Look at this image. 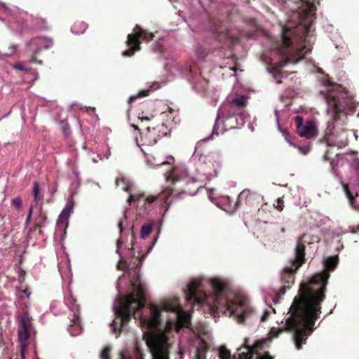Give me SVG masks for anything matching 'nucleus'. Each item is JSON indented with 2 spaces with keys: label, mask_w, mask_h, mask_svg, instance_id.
<instances>
[{
  "label": "nucleus",
  "mask_w": 359,
  "mask_h": 359,
  "mask_svg": "<svg viewBox=\"0 0 359 359\" xmlns=\"http://www.w3.org/2000/svg\"><path fill=\"white\" fill-rule=\"evenodd\" d=\"M133 292L117 297L113 304L116 319L110 324L114 334L117 335L121 327L132 317L144 329L150 331L146 342L152 359H182V353L175 348L165 330L189 327L191 316L181 306L179 297L163 299L159 304L146 305V284L142 281L139 272L129 273Z\"/></svg>",
  "instance_id": "obj_1"
},
{
  "label": "nucleus",
  "mask_w": 359,
  "mask_h": 359,
  "mask_svg": "<svg viewBox=\"0 0 359 359\" xmlns=\"http://www.w3.org/2000/svg\"><path fill=\"white\" fill-rule=\"evenodd\" d=\"M182 291L188 304L201 308L215 320L223 314L233 317L239 324L252 326L259 321H266L272 310L266 309L259 318L245 295L235 292L218 278L192 279Z\"/></svg>",
  "instance_id": "obj_2"
},
{
  "label": "nucleus",
  "mask_w": 359,
  "mask_h": 359,
  "mask_svg": "<svg viewBox=\"0 0 359 359\" xmlns=\"http://www.w3.org/2000/svg\"><path fill=\"white\" fill-rule=\"evenodd\" d=\"M330 274L323 271L313 275L307 283H302L299 292L284 318L280 327H272L269 335L274 338L283 331L292 333L295 347L300 350L314 330V325L321 313V303L325 298V292Z\"/></svg>",
  "instance_id": "obj_3"
},
{
  "label": "nucleus",
  "mask_w": 359,
  "mask_h": 359,
  "mask_svg": "<svg viewBox=\"0 0 359 359\" xmlns=\"http://www.w3.org/2000/svg\"><path fill=\"white\" fill-rule=\"evenodd\" d=\"M319 95L326 102V114L329 116L320 141L327 147H344L348 143L349 131L345 128L348 116L354 113L358 104L344 88L330 81L325 82L324 89L319 91Z\"/></svg>",
  "instance_id": "obj_4"
},
{
  "label": "nucleus",
  "mask_w": 359,
  "mask_h": 359,
  "mask_svg": "<svg viewBox=\"0 0 359 359\" xmlns=\"http://www.w3.org/2000/svg\"><path fill=\"white\" fill-rule=\"evenodd\" d=\"M316 0H280V10L287 20L280 32H306L308 24L316 18Z\"/></svg>",
  "instance_id": "obj_5"
},
{
  "label": "nucleus",
  "mask_w": 359,
  "mask_h": 359,
  "mask_svg": "<svg viewBox=\"0 0 359 359\" xmlns=\"http://www.w3.org/2000/svg\"><path fill=\"white\" fill-rule=\"evenodd\" d=\"M318 237L308 234H303L297 241L294 257L283 269L280 274V280L283 283H293V273L299 268L304 262L305 251L307 250L313 252L316 250V243Z\"/></svg>",
  "instance_id": "obj_6"
},
{
  "label": "nucleus",
  "mask_w": 359,
  "mask_h": 359,
  "mask_svg": "<svg viewBox=\"0 0 359 359\" xmlns=\"http://www.w3.org/2000/svg\"><path fill=\"white\" fill-rule=\"evenodd\" d=\"M249 97L245 95H237L231 98L229 97L219 108V116L223 114L227 116V118L232 119L235 117L230 128H240L244 126L246 120L250 117L245 111Z\"/></svg>",
  "instance_id": "obj_7"
},
{
  "label": "nucleus",
  "mask_w": 359,
  "mask_h": 359,
  "mask_svg": "<svg viewBox=\"0 0 359 359\" xmlns=\"http://www.w3.org/2000/svg\"><path fill=\"white\" fill-rule=\"evenodd\" d=\"M165 68L172 76H180L186 79L192 86V88L198 92H205L208 87V81L198 72L196 67L187 64H180L172 62L167 63Z\"/></svg>",
  "instance_id": "obj_8"
},
{
  "label": "nucleus",
  "mask_w": 359,
  "mask_h": 359,
  "mask_svg": "<svg viewBox=\"0 0 359 359\" xmlns=\"http://www.w3.org/2000/svg\"><path fill=\"white\" fill-rule=\"evenodd\" d=\"M0 11L4 13L6 18H0V20L5 22L7 27L14 33H20L31 29L33 25L28 23L32 17L22 11H15L10 9L4 3L0 1Z\"/></svg>",
  "instance_id": "obj_9"
},
{
  "label": "nucleus",
  "mask_w": 359,
  "mask_h": 359,
  "mask_svg": "<svg viewBox=\"0 0 359 359\" xmlns=\"http://www.w3.org/2000/svg\"><path fill=\"white\" fill-rule=\"evenodd\" d=\"M166 186L162 190L163 194H165L163 199L165 203H168V197L172 194V186L177 182L186 181V183L193 182L195 180L189 177L187 168L184 165H180L172 168L165 174Z\"/></svg>",
  "instance_id": "obj_10"
},
{
  "label": "nucleus",
  "mask_w": 359,
  "mask_h": 359,
  "mask_svg": "<svg viewBox=\"0 0 359 359\" xmlns=\"http://www.w3.org/2000/svg\"><path fill=\"white\" fill-rule=\"evenodd\" d=\"M165 194L163 192L158 196H150L147 198H144L142 194H130L129 198H128V206L130 205L131 202H137V209L136 215V220L141 219L147 215L153 209L152 203L160 198L161 201L163 199Z\"/></svg>",
  "instance_id": "obj_11"
},
{
  "label": "nucleus",
  "mask_w": 359,
  "mask_h": 359,
  "mask_svg": "<svg viewBox=\"0 0 359 359\" xmlns=\"http://www.w3.org/2000/svg\"><path fill=\"white\" fill-rule=\"evenodd\" d=\"M154 34L147 32L139 25H136L133 29V33L128 34L127 45L129 48L123 52V55L126 57L132 56L135 50L140 49V38L144 41H150L153 39Z\"/></svg>",
  "instance_id": "obj_12"
},
{
  "label": "nucleus",
  "mask_w": 359,
  "mask_h": 359,
  "mask_svg": "<svg viewBox=\"0 0 359 359\" xmlns=\"http://www.w3.org/2000/svg\"><path fill=\"white\" fill-rule=\"evenodd\" d=\"M192 330L201 339L202 343L190 350L189 359H205L208 346L204 341L208 337V328L204 324L200 323L198 327Z\"/></svg>",
  "instance_id": "obj_13"
},
{
  "label": "nucleus",
  "mask_w": 359,
  "mask_h": 359,
  "mask_svg": "<svg viewBox=\"0 0 359 359\" xmlns=\"http://www.w3.org/2000/svg\"><path fill=\"white\" fill-rule=\"evenodd\" d=\"M18 337L20 343L22 358L25 356V350L27 346V339L29 338L32 331L31 319L27 315L18 316Z\"/></svg>",
  "instance_id": "obj_14"
},
{
  "label": "nucleus",
  "mask_w": 359,
  "mask_h": 359,
  "mask_svg": "<svg viewBox=\"0 0 359 359\" xmlns=\"http://www.w3.org/2000/svg\"><path fill=\"white\" fill-rule=\"evenodd\" d=\"M297 126V132L302 137L312 138L318 133V130L313 121L309 120L306 123L302 116L297 115L294 118Z\"/></svg>",
  "instance_id": "obj_15"
},
{
  "label": "nucleus",
  "mask_w": 359,
  "mask_h": 359,
  "mask_svg": "<svg viewBox=\"0 0 359 359\" xmlns=\"http://www.w3.org/2000/svg\"><path fill=\"white\" fill-rule=\"evenodd\" d=\"M53 41L51 38L46 36H39L26 42L27 48L37 54L41 49H48L53 46Z\"/></svg>",
  "instance_id": "obj_16"
},
{
  "label": "nucleus",
  "mask_w": 359,
  "mask_h": 359,
  "mask_svg": "<svg viewBox=\"0 0 359 359\" xmlns=\"http://www.w3.org/2000/svg\"><path fill=\"white\" fill-rule=\"evenodd\" d=\"M141 151L144 155L147 165L151 168H157L163 165L170 166L175 161L172 156H167L165 158L163 157H156L153 155H149L146 154L142 148H141Z\"/></svg>",
  "instance_id": "obj_17"
},
{
  "label": "nucleus",
  "mask_w": 359,
  "mask_h": 359,
  "mask_svg": "<svg viewBox=\"0 0 359 359\" xmlns=\"http://www.w3.org/2000/svg\"><path fill=\"white\" fill-rule=\"evenodd\" d=\"M128 210H129L128 208H126V209L123 210V217L121 219H120V221L118 222V226L119 231L121 233V238L118 240H117V242H116V252L120 256V264L118 265V269L119 270L122 269L121 264H124V265L126 264V261L125 260V259L123 257H122L121 256L119 250H120L121 245L123 243V229L128 224V215H127V212H128Z\"/></svg>",
  "instance_id": "obj_18"
},
{
  "label": "nucleus",
  "mask_w": 359,
  "mask_h": 359,
  "mask_svg": "<svg viewBox=\"0 0 359 359\" xmlns=\"http://www.w3.org/2000/svg\"><path fill=\"white\" fill-rule=\"evenodd\" d=\"M285 292V287H282L279 292L272 288L265 290L262 293L264 301L275 312V309L272 308V303L274 304L279 303L281 295L284 294Z\"/></svg>",
  "instance_id": "obj_19"
},
{
  "label": "nucleus",
  "mask_w": 359,
  "mask_h": 359,
  "mask_svg": "<svg viewBox=\"0 0 359 359\" xmlns=\"http://www.w3.org/2000/svg\"><path fill=\"white\" fill-rule=\"evenodd\" d=\"M74 202L67 203L59 215L57 220V226L58 229H61L65 232V229L68 226L69 217L73 211Z\"/></svg>",
  "instance_id": "obj_20"
},
{
  "label": "nucleus",
  "mask_w": 359,
  "mask_h": 359,
  "mask_svg": "<svg viewBox=\"0 0 359 359\" xmlns=\"http://www.w3.org/2000/svg\"><path fill=\"white\" fill-rule=\"evenodd\" d=\"M274 112H275V116L276 118V124H277L278 128L283 133V135L284 136L285 140L288 143H290L291 145H294V147H297L298 149L299 150V151L302 154H304V155L307 154L311 150L310 146L309 145L299 146V145H297L296 143L293 142H292L293 137L290 135V133L287 132V130L286 129L283 130L281 128V126L280 124V118H279V116H278V112H279L278 110L275 109Z\"/></svg>",
  "instance_id": "obj_21"
},
{
  "label": "nucleus",
  "mask_w": 359,
  "mask_h": 359,
  "mask_svg": "<svg viewBox=\"0 0 359 359\" xmlns=\"http://www.w3.org/2000/svg\"><path fill=\"white\" fill-rule=\"evenodd\" d=\"M219 120H222L224 123L223 132H225L227 130V128H226L227 126L230 127V126L232 123L235 124V122H233V121H231V123L230 124L226 123V122L230 121L231 118H227V116L226 114H223V115H221L219 116V109H218L217 114V117H216L211 134L209 136L203 138L202 140V141L207 142V141L210 140V139H212L214 135L217 136L219 135Z\"/></svg>",
  "instance_id": "obj_22"
},
{
  "label": "nucleus",
  "mask_w": 359,
  "mask_h": 359,
  "mask_svg": "<svg viewBox=\"0 0 359 359\" xmlns=\"http://www.w3.org/2000/svg\"><path fill=\"white\" fill-rule=\"evenodd\" d=\"M161 86H162V83H161V82H158V81L154 82L149 86V88L142 89L141 90H140L137 94L130 96L128 100V103L129 104H130L134 101H135L137 99L149 95L150 92L154 91V90H156L161 88Z\"/></svg>",
  "instance_id": "obj_23"
},
{
  "label": "nucleus",
  "mask_w": 359,
  "mask_h": 359,
  "mask_svg": "<svg viewBox=\"0 0 359 359\" xmlns=\"http://www.w3.org/2000/svg\"><path fill=\"white\" fill-rule=\"evenodd\" d=\"M159 138H161V135L156 134V131H155L153 128H151L150 127H148L147 128V132L142 136V140L144 142L143 144L152 146L157 142Z\"/></svg>",
  "instance_id": "obj_24"
},
{
  "label": "nucleus",
  "mask_w": 359,
  "mask_h": 359,
  "mask_svg": "<svg viewBox=\"0 0 359 359\" xmlns=\"http://www.w3.org/2000/svg\"><path fill=\"white\" fill-rule=\"evenodd\" d=\"M70 318L71 324L68 327V332L72 336H77L82 331L79 315H74Z\"/></svg>",
  "instance_id": "obj_25"
},
{
  "label": "nucleus",
  "mask_w": 359,
  "mask_h": 359,
  "mask_svg": "<svg viewBox=\"0 0 359 359\" xmlns=\"http://www.w3.org/2000/svg\"><path fill=\"white\" fill-rule=\"evenodd\" d=\"M64 301L66 306L71 311L72 316L74 315H79V306L76 304V300L70 292H68L65 295Z\"/></svg>",
  "instance_id": "obj_26"
},
{
  "label": "nucleus",
  "mask_w": 359,
  "mask_h": 359,
  "mask_svg": "<svg viewBox=\"0 0 359 359\" xmlns=\"http://www.w3.org/2000/svg\"><path fill=\"white\" fill-rule=\"evenodd\" d=\"M254 198L255 195L252 194L249 189L243 190L238 196L235 203V209L238 208L243 202H245L247 205H252V201Z\"/></svg>",
  "instance_id": "obj_27"
},
{
  "label": "nucleus",
  "mask_w": 359,
  "mask_h": 359,
  "mask_svg": "<svg viewBox=\"0 0 359 359\" xmlns=\"http://www.w3.org/2000/svg\"><path fill=\"white\" fill-rule=\"evenodd\" d=\"M208 0H191L190 13L192 17L196 16L201 9H205V4Z\"/></svg>",
  "instance_id": "obj_28"
},
{
  "label": "nucleus",
  "mask_w": 359,
  "mask_h": 359,
  "mask_svg": "<svg viewBox=\"0 0 359 359\" xmlns=\"http://www.w3.org/2000/svg\"><path fill=\"white\" fill-rule=\"evenodd\" d=\"M337 264H338V257L337 256L329 257L324 261L323 266L325 269H327L330 271H332L337 267Z\"/></svg>",
  "instance_id": "obj_29"
},
{
  "label": "nucleus",
  "mask_w": 359,
  "mask_h": 359,
  "mask_svg": "<svg viewBox=\"0 0 359 359\" xmlns=\"http://www.w3.org/2000/svg\"><path fill=\"white\" fill-rule=\"evenodd\" d=\"M88 25L85 22H76L71 27V31L74 34H81L87 29Z\"/></svg>",
  "instance_id": "obj_30"
},
{
  "label": "nucleus",
  "mask_w": 359,
  "mask_h": 359,
  "mask_svg": "<svg viewBox=\"0 0 359 359\" xmlns=\"http://www.w3.org/2000/svg\"><path fill=\"white\" fill-rule=\"evenodd\" d=\"M155 222L154 221L150 222L147 224L142 225L141 228L140 237L142 239H144L147 236H149L154 226Z\"/></svg>",
  "instance_id": "obj_31"
},
{
  "label": "nucleus",
  "mask_w": 359,
  "mask_h": 359,
  "mask_svg": "<svg viewBox=\"0 0 359 359\" xmlns=\"http://www.w3.org/2000/svg\"><path fill=\"white\" fill-rule=\"evenodd\" d=\"M195 53L198 59L204 60L208 53V50L203 46L197 44L195 46Z\"/></svg>",
  "instance_id": "obj_32"
},
{
  "label": "nucleus",
  "mask_w": 359,
  "mask_h": 359,
  "mask_svg": "<svg viewBox=\"0 0 359 359\" xmlns=\"http://www.w3.org/2000/svg\"><path fill=\"white\" fill-rule=\"evenodd\" d=\"M153 128L156 131V134L161 135V137L163 136H167L170 133V132L168 131L167 126L163 123L158 125L156 127H154Z\"/></svg>",
  "instance_id": "obj_33"
},
{
  "label": "nucleus",
  "mask_w": 359,
  "mask_h": 359,
  "mask_svg": "<svg viewBox=\"0 0 359 359\" xmlns=\"http://www.w3.org/2000/svg\"><path fill=\"white\" fill-rule=\"evenodd\" d=\"M331 155H332L331 151L330 149H327L325 151V154L323 156V158L325 161L331 160L332 159V161L330 162V165L332 166V171L333 173L337 175V170H335V168H334V160L332 158Z\"/></svg>",
  "instance_id": "obj_34"
},
{
  "label": "nucleus",
  "mask_w": 359,
  "mask_h": 359,
  "mask_svg": "<svg viewBox=\"0 0 359 359\" xmlns=\"http://www.w3.org/2000/svg\"><path fill=\"white\" fill-rule=\"evenodd\" d=\"M33 194H34V201L36 203L39 201V194L40 191V185L38 182H34L33 185Z\"/></svg>",
  "instance_id": "obj_35"
},
{
  "label": "nucleus",
  "mask_w": 359,
  "mask_h": 359,
  "mask_svg": "<svg viewBox=\"0 0 359 359\" xmlns=\"http://www.w3.org/2000/svg\"><path fill=\"white\" fill-rule=\"evenodd\" d=\"M271 74H273V77L276 81V83L279 84L281 83V80H278V78L282 79L286 76L287 75H285V73L283 72L279 71H273L271 72Z\"/></svg>",
  "instance_id": "obj_36"
},
{
  "label": "nucleus",
  "mask_w": 359,
  "mask_h": 359,
  "mask_svg": "<svg viewBox=\"0 0 359 359\" xmlns=\"http://www.w3.org/2000/svg\"><path fill=\"white\" fill-rule=\"evenodd\" d=\"M151 50L156 53H163L164 49L159 41H156L151 47Z\"/></svg>",
  "instance_id": "obj_37"
},
{
  "label": "nucleus",
  "mask_w": 359,
  "mask_h": 359,
  "mask_svg": "<svg viewBox=\"0 0 359 359\" xmlns=\"http://www.w3.org/2000/svg\"><path fill=\"white\" fill-rule=\"evenodd\" d=\"M120 183L123 184V186L122 187V189L124 191L129 192V186L128 185L127 182H126V180L123 178L121 179H116V184L117 187L120 185Z\"/></svg>",
  "instance_id": "obj_38"
},
{
  "label": "nucleus",
  "mask_w": 359,
  "mask_h": 359,
  "mask_svg": "<svg viewBox=\"0 0 359 359\" xmlns=\"http://www.w3.org/2000/svg\"><path fill=\"white\" fill-rule=\"evenodd\" d=\"M61 128H62L63 133L65 136H67L69 135V130L68 127V123L66 120H62L60 123Z\"/></svg>",
  "instance_id": "obj_39"
},
{
  "label": "nucleus",
  "mask_w": 359,
  "mask_h": 359,
  "mask_svg": "<svg viewBox=\"0 0 359 359\" xmlns=\"http://www.w3.org/2000/svg\"><path fill=\"white\" fill-rule=\"evenodd\" d=\"M15 47L12 46L10 48V51L8 53H2L0 52V60H2L4 59H5L6 57H9L12 56L13 55V53H15Z\"/></svg>",
  "instance_id": "obj_40"
},
{
  "label": "nucleus",
  "mask_w": 359,
  "mask_h": 359,
  "mask_svg": "<svg viewBox=\"0 0 359 359\" xmlns=\"http://www.w3.org/2000/svg\"><path fill=\"white\" fill-rule=\"evenodd\" d=\"M11 203L13 206H15L17 209L20 210L22 208V201L20 197H15L14 198Z\"/></svg>",
  "instance_id": "obj_41"
},
{
  "label": "nucleus",
  "mask_w": 359,
  "mask_h": 359,
  "mask_svg": "<svg viewBox=\"0 0 359 359\" xmlns=\"http://www.w3.org/2000/svg\"><path fill=\"white\" fill-rule=\"evenodd\" d=\"M110 347L107 346L102 351V352L100 353V357L102 359H109V353L110 351Z\"/></svg>",
  "instance_id": "obj_42"
},
{
  "label": "nucleus",
  "mask_w": 359,
  "mask_h": 359,
  "mask_svg": "<svg viewBox=\"0 0 359 359\" xmlns=\"http://www.w3.org/2000/svg\"><path fill=\"white\" fill-rule=\"evenodd\" d=\"M214 162H215V163L212 164V165L214 167L213 173H212L211 172H208V175L217 176V169L220 167V163L218 161H215Z\"/></svg>",
  "instance_id": "obj_43"
},
{
  "label": "nucleus",
  "mask_w": 359,
  "mask_h": 359,
  "mask_svg": "<svg viewBox=\"0 0 359 359\" xmlns=\"http://www.w3.org/2000/svg\"><path fill=\"white\" fill-rule=\"evenodd\" d=\"M13 69L15 70H18V71H21V72H27L29 70V69L26 68L25 67V65L23 64H22L21 62H18V63L15 64L13 66Z\"/></svg>",
  "instance_id": "obj_44"
},
{
  "label": "nucleus",
  "mask_w": 359,
  "mask_h": 359,
  "mask_svg": "<svg viewBox=\"0 0 359 359\" xmlns=\"http://www.w3.org/2000/svg\"><path fill=\"white\" fill-rule=\"evenodd\" d=\"M32 212H33V206L31 205L29 209V212L27 214V218H26L25 222V224L26 227L28 226L29 223H30L32 215Z\"/></svg>",
  "instance_id": "obj_45"
},
{
  "label": "nucleus",
  "mask_w": 359,
  "mask_h": 359,
  "mask_svg": "<svg viewBox=\"0 0 359 359\" xmlns=\"http://www.w3.org/2000/svg\"><path fill=\"white\" fill-rule=\"evenodd\" d=\"M121 359H144L142 355L138 353H135L134 357H126L123 353H121Z\"/></svg>",
  "instance_id": "obj_46"
},
{
  "label": "nucleus",
  "mask_w": 359,
  "mask_h": 359,
  "mask_svg": "<svg viewBox=\"0 0 359 359\" xmlns=\"http://www.w3.org/2000/svg\"><path fill=\"white\" fill-rule=\"evenodd\" d=\"M223 32V29L222 27L215 28L214 30V34L217 35V37H219V39L222 37V34Z\"/></svg>",
  "instance_id": "obj_47"
},
{
  "label": "nucleus",
  "mask_w": 359,
  "mask_h": 359,
  "mask_svg": "<svg viewBox=\"0 0 359 359\" xmlns=\"http://www.w3.org/2000/svg\"><path fill=\"white\" fill-rule=\"evenodd\" d=\"M256 359H273V358L270 356L269 354H266L264 355L257 354Z\"/></svg>",
  "instance_id": "obj_48"
},
{
  "label": "nucleus",
  "mask_w": 359,
  "mask_h": 359,
  "mask_svg": "<svg viewBox=\"0 0 359 359\" xmlns=\"http://www.w3.org/2000/svg\"><path fill=\"white\" fill-rule=\"evenodd\" d=\"M128 255L130 256L131 258L135 257L133 246L128 250Z\"/></svg>",
  "instance_id": "obj_49"
},
{
  "label": "nucleus",
  "mask_w": 359,
  "mask_h": 359,
  "mask_svg": "<svg viewBox=\"0 0 359 359\" xmlns=\"http://www.w3.org/2000/svg\"><path fill=\"white\" fill-rule=\"evenodd\" d=\"M277 203H278V205H277L278 210H281L283 209V201L280 198H278L277 200Z\"/></svg>",
  "instance_id": "obj_50"
},
{
  "label": "nucleus",
  "mask_w": 359,
  "mask_h": 359,
  "mask_svg": "<svg viewBox=\"0 0 359 359\" xmlns=\"http://www.w3.org/2000/svg\"><path fill=\"white\" fill-rule=\"evenodd\" d=\"M212 194H213V192H212V189H209L208 191V198L209 199L212 201V202H214V198L212 197Z\"/></svg>",
  "instance_id": "obj_51"
},
{
  "label": "nucleus",
  "mask_w": 359,
  "mask_h": 359,
  "mask_svg": "<svg viewBox=\"0 0 359 359\" xmlns=\"http://www.w3.org/2000/svg\"><path fill=\"white\" fill-rule=\"evenodd\" d=\"M158 234H157L156 236L154 238L152 245L149 248L148 251H149L152 249L153 246L155 245V243L158 239Z\"/></svg>",
  "instance_id": "obj_52"
},
{
  "label": "nucleus",
  "mask_w": 359,
  "mask_h": 359,
  "mask_svg": "<svg viewBox=\"0 0 359 359\" xmlns=\"http://www.w3.org/2000/svg\"><path fill=\"white\" fill-rule=\"evenodd\" d=\"M124 277V274L122 275L121 276H120L117 280V283H116V288L117 290L119 291V287H120V283L119 282L121 281V280Z\"/></svg>",
  "instance_id": "obj_53"
},
{
  "label": "nucleus",
  "mask_w": 359,
  "mask_h": 359,
  "mask_svg": "<svg viewBox=\"0 0 359 359\" xmlns=\"http://www.w3.org/2000/svg\"><path fill=\"white\" fill-rule=\"evenodd\" d=\"M23 293L27 297H29L31 294V292L28 290V289H25L23 290Z\"/></svg>",
  "instance_id": "obj_54"
},
{
  "label": "nucleus",
  "mask_w": 359,
  "mask_h": 359,
  "mask_svg": "<svg viewBox=\"0 0 359 359\" xmlns=\"http://www.w3.org/2000/svg\"><path fill=\"white\" fill-rule=\"evenodd\" d=\"M224 199L225 201H228L229 203L231 202V198H230L229 196H226L224 198Z\"/></svg>",
  "instance_id": "obj_55"
},
{
  "label": "nucleus",
  "mask_w": 359,
  "mask_h": 359,
  "mask_svg": "<svg viewBox=\"0 0 359 359\" xmlns=\"http://www.w3.org/2000/svg\"><path fill=\"white\" fill-rule=\"evenodd\" d=\"M349 229H350V232L351 233H357V231L353 227H349Z\"/></svg>",
  "instance_id": "obj_56"
},
{
  "label": "nucleus",
  "mask_w": 359,
  "mask_h": 359,
  "mask_svg": "<svg viewBox=\"0 0 359 359\" xmlns=\"http://www.w3.org/2000/svg\"><path fill=\"white\" fill-rule=\"evenodd\" d=\"M140 119H141L142 121L143 120H149V118L148 116H142V117H139Z\"/></svg>",
  "instance_id": "obj_57"
},
{
  "label": "nucleus",
  "mask_w": 359,
  "mask_h": 359,
  "mask_svg": "<svg viewBox=\"0 0 359 359\" xmlns=\"http://www.w3.org/2000/svg\"><path fill=\"white\" fill-rule=\"evenodd\" d=\"M132 127H133L135 128V130H139V128L137 126L135 125H132Z\"/></svg>",
  "instance_id": "obj_58"
},
{
  "label": "nucleus",
  "mask_w": 359,
  "mask_h": 359,
  "mask_svg": "<svg viewBox=\"0 0 359 359\" xmlns=\"http://www.w3.org/2000/svg\"><path fill=\"white\" fill-rule=\"evenodd\" d=\"M280 231H281L282 233H285V229L284 227H282Z\"/></svg>",
  "instance_id": "obj_59"
},
{
  "label": "nucleus",
  "mask_w": 359,
  "mask_h": 359,
  "mask_svg": "<svg viewBox=\"0 0 359 359\" xmlns=\"http://www.w3.org/2000/svg\"><path fill=\"white\" fill-rule=\"evenodd\" d=\"M56 303H57V302H53V303L51 304V305H50V308L52 309V308L53 307V306H55V304H56Z\"/></svg>",
  "instance_id": "obj_60"
},
{
  "label": "nucleus",
  "mask_w": 359,
  "mask_h": 359,
  "mask_svg": "<svg viewBox=\"0 0 359 359\" xmlns=\"http://www.w3.org/2000/svg\"><path fill=\"white\" fill-rule=\"evenodd\" d=\"M137 264H136L135 262H133V267H135Z\"/></svg>",
  "instance_id": "obj_61"
},
{
  "label": "nucleus",
  "mask_w": 359,
  "mask_h": 359,
  "mask_svg": "<svg viewBox=\"0 0 359 359\" xmlns=\"http://www.w3.org/2000/svg\"><path fill=\"white\" fill-rule=\"evenodd\" d=\"M93 161L94 163H97V158H93Z\"/></svg>",
  "instance_id": "obj_62"
},
{
  "label": "nucleus",
  "mask_w": 359,
  "mask_h": 359,
  "mask_svg": "<svg viewBox=\"0 0 359 359\" xmlns=\"http://www.w3.org/2000/svg\"><path fill=\"white\" fill-rule=\"evenodd\" d=\"M355 196H359V194H358V191H355Z\"/></svg>",
  "instance_id": "obj_63"
},
{
  "label": "nucleus",
  "mask_w": 359,
  "mask_h": 359,
  "mask_svg": "<svg viewBox=\"0 0 359 359\" xmlns=\"http://www.w3.org/2000/svg\"><path fill=\"white\" fill-rule=\"evenodd\" d=\"M74 172L76 175H78V172L76 170H74Z\"/></svg>",
  "instance_id": "obj_64"
}]
</instances>
